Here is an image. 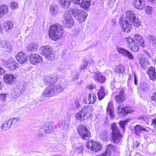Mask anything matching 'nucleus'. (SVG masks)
Returning a JSON list of instances; mask_svg holds the SVG:
<instances>
[{
	"label": "nucleus",
	"mask_w": 156,
	"mask_h": 156,
	"mask_svg": "<svg viewBox=\"0 0 156 156\" xmlns=\"http://www.w3.org/2000/svg\"><path fill=\"white\" fill-rule=\"evenodd\" d=\"M125 20L123 16L119 19V23L122 30L126 33L130 32L132 27L131 25L136 27L141 26V21L139 17L132 11H129L126 12Z\"/></svg>",
	"instance_id": "f257e3e1"
},
{
	"label": "nucleus",
	"mask_w": 156,
	"mask_h": 156,
	"mask_svg": "<svg viewBox=\"0 0 156 156\" xmlns=\"http://www.w3.org/2000/svg\"><path fill=\"white\" fill-rule=\"evenodd\" d=\"M58 77L57 75L46 76L45 77L44 82L46 84L51 85L45 89L42 94L41 101L44 100L46 97H51L55 93H58L63 91L65 89L63 87L59 85H53L57 82Z\"/></svg>",
	"instance_id": "f03ea898"
},
{
	"label": "nucleus",
	"mask_w": 156,
	"mask_h": 156,
	"mask_svg": "<svg viewBox=\"0 0 156 156\" xmlns=\"http://www.w3.org/2000/svg\"><path fill=\"white\" fill-rule=\"evenodd\" d=\"M63 30L59 24H54L51 26L49 31V35L53 41L59 39L62 37Z\"/></svg>",
	"instance_id": "7ed1b4c3"
},
{
	"label": "nucleus",
	"mask_w": 156,
	"mask_h": 156,
	"mask_svg": "<svg viewBox=\"0 0 156 156\" xmlns=\"http://www.w3.org/2000/svg\"><path fill=\"white\" fill-rule=\"evenodd\" d=\"M75 19L80 23L85 21L87 14L85 11L76 9H72L70 10Z\"/></svg>",
	"instance_id": "20e7f679"
},
{
	"label": "nucleus",
	"mask_w": 156,
	"mask_h": 156,
	"mask_svg": "<svg viewBox=\"0 0 156 156\" xmlns=\"http://www.w3.org/2000/svg\"><path fill=\"white\" fill-rule=\"evenodd\" d=\"M26 84L24 81H22L18 84L16 88L12 90L11 95L14 98H17L23 93L26 89Z\"/></svg>",
	"instance_id": "39448f33"
},
{
	"label": "nucleus",
	"mask_w": 156,
	"mask_h": 156,
	"mask_svg": "<svg viewBox=\"0 0 156 156\" xmlns=\"http://www.w3.org/2000/svg\"><path fill=\"white\" fill-rule=\"evenodd\" d=\"M55 128V126L52 124L48 126H41L39 129L38 133L36 135V136L38 137H42L46 134L54 131Z\"/></svg>",
	"instance_id": "423d86ee"
},
{
	"label": "nucleus",
	"mask_w": 156,
	"mask_h": 156,
	"mask_svg": "<svg viewBox=\"0 0 156 156\" xmlns=\"http://www.w3.org/2000/svg\"><path fill=\"white\" fill-rule=\"evenodd\" d=\"M111 129L113 141L115 143H118L122 138V135L115 123L112 124Z\"/></svg>",
	"instance_id": "0eeeda50"
},
{
	"label": "nucleus",
	"mask_w": 156,
	"mask_h": 156,
	"mask_svg": "<svg viewBox=\"0 0 156 156\" xmlns=\"http://www.w3.org/2000/svg\"><path fill=\"white\" fill-rule=\"evenodd\" d=\"M77 130L79 134L83 140H88L90 137V133L86 126H79L78 127Z\"/></svg>",
	"instance_id": "6e6552de"
},
{
	"label": "nucleus",
	"mask_w": 156,
	"mask_h": 156,
	"mask_svg": "<svg viewBox=\"0 0 156 156\" xmlns=\"http://www.w3.org/2000/svg\"><path fill=\"white\" fill-rule=\"evenodd\" d=\"M63 22L64 26L67 27L69 28L73 26L74 20L69 12H67L64 14Z\"/></svg>",
	"instance_id": "1a4fd4ad"
},
{
	"label": "nucleus",
	"mask_w": 156,
	"mask_h": 156,
	"mask_svg": "<svg viewBox=\"0 0 156 156\" xmlns=\"http://www.w3.org/2000/svg\"><path fill=\"white\" fill-rule=\"evenodd\" d=\"M87 146L91 151L95 152L101 150L102 148V145L99 143L92 140H89L88 142Z\"/></svg>",
	"instance_id": "9d476101"
},
{
	"label": "nucleus",
	"mask_w": 156,
	"mask_h": 156,
	"mask_svg": "<svg viewBox=\"0 0 156 156\" xmlns=\"http://www.w3.org/2000/svg\"><path fill=\"white\" fill-rule=\"evenodd\" d=\"M74 3L79 5L83 9L87 10L90 7V0H71Z\"/></svg>",
	"instance_id": "9b49d317"
},
{
	"label": "nucleus",
	"mask_w": 156,
	"mask_h": 156,
	"mask_svg": "<svg viewBox=\"0 0 156 156\" xmlns=\"http://www.w3.org/2000/svg\"><path fill=\"white\" fill-rule=\"evenodd\" d=\"M30 62L32 64L36 65L43 61L42 57L37 54L31 53L29 56Z\"/></svg>",
	"instance_id": "f8f14e48"
},
{
	"label": "nucleus",
	"mask_w": 156,
	"mask_h": 156,
	"mask_svg": "<svg viewBox=\"0 0 156 156\" xmlns=\"http://www.w3.org/2000/svg\"><path fill=\"white\" fill-rule=\"evenodd\" d=\"M118 111L119 115L120 116H124L133 111L130 107L127 106L123 108L120 105L118 106Z\"/></svg>",
	"instance_id": "ddd939ff"
},
{
	"label": "nucleus",
	"mask_w": 156,
	"mask_h": 156,
	"mask_svg": "<svg viewBox=\"0 0 156 156\" xmlns=\"http://www.w3.org/2000/svg\"><path fill=\"white\" fill-rule=\"evenodd\" d=\"M117 50L119 53L122 55L127 57L129 60H133L134 57L133 55L128 50L122 48H117Z\"/></svg>",
	"instance_id": "4468645a"
},
{
	"label": "nucleus",
	"mask_w": 156,
	"mask_h": 156,
	"mask_svg": "<svg viewBox=\"0 0 156 156\" xmlns=\"http://www.w3.org/2000/svg\"><path fill=\"white\" fill-rule=\"evenodd\" d=\"M3 79L5 82L7 83L12 84L16 81V77L13 74H8L4 75Z\"/></svg>",
	"instance_id": "2eb2a0df"
},
{
	"label": "nucleus",
	"mask_w": 156,
	"mask_h": 156,
	"mask_svg": "<svg viewBox=\"0 0 156 156\" xmlns=\"http://www.w3.org/2000/svg\"><path fill=\"white\" fill-rule=\"evenodd\" d=\"M133 5L136 9L141 10L145 7V0H134Z\"/></svg>",
	"instance_id": "dca6fc26"
},
{
	"label": "nucleus",
	"mask_w": 156,
	"mask_h": 156,
	"mask_svg": "<svg viewBox=\"0 0 156 156\" xmlns=\"http://www.w3.org/2000/svg\"><path fill=\"white\" fill-rule=\"evenodd\" d=\"M16 57L19 63L21 64L25 62L27 60V57L26 55L22 52L18 53Z\"/></svg>",
	"instance_id": "f3484780"
},
{
	"label": "nucleus",
	"mask_w": 156,
	"mask_h": 156,
	"mask_svg": "<svg viewBox=\"0 0 156 156\" xmlns=\"http://www.w3.org/2000/svg\"><path fill=\"white\" fill-rule=\"evenodd\" d=\"M126 98L125 91L123 90H121L119 92V94L115 97V99L117 102L120 103L124 101Z\"/></svg>",
	"instance_id": "a211bd4d"
},
{
	"label": "nucleus",
	"mask_w": 156,
	"mask_h": 156,
	"mask_svg": "<svg viewBox=\"0 0 156 156\" xmlns=\"http://www.w3.org/2000/svg\"><path fill=\"white\" fill-rule=\"evenodd\" d=\"M94 79L101 83H103L106 80L105 77L100 72L95 73L94 75L93 76Z\"/></svg>",
	"instance_id": "6ab92c4d"
},
{
	"label": "nucleus",
	"mask_w": 156,
	"mask_h": 156,
	"mask_svg": "<svg viewBox=\"0 0 156 156\" xmlns=\"http://www.w3.org/2000/svg\"><path fill=\"white\" fill-rule=\"evenodd\" d=\"M107 114L110 115L111 119L114 117L113 108V104L112 101H110L108 103L107 108Z\"/></svg>",
	"instance_id": "aec40b11"
},
{
	"label": "nucleus",
	"mask_w": 156,
	"mask_h": 156,
	"mask_svg": "<svg viewBox=\"0 0 156 156\" xmlns=\"http://www.w3.org/2000/svg\"><path fill=\"white\" fill-rule=\"evenodd\" d=\"M0 45L8 52L11 51V47L10 43L7 41L2 40L0 42Z\"/></svg>",
	"instance_id": "412c9836"
},
{
	"label": "nucleus",
	"mask_w": 156,
	"mask_h": 156,
	"mask_svg": "<svg viewBox=\"0 0 156 156\" xmlns=\"http://www.w3.org/2000/svg\"><path fill=\"white\" fill-rule=\"evenodd\" d=\"M92 108L90 106H85L82 108L81 111L85 116L90 117L91 115Z\"/></svg>",
	"instance_id": "4be33fe9"
},
{
	"label": "nucleus",
	"mask_w": 156,
	"mask_h": 156,
	"mask_svg": "<svg viewBox=\"0 0 156 156\" xmlns=\"http://www.w3.org/2000/svg\"><path fill=\"white\" fill-rule=\"evenodd\" d=\"M59 11L58 5L55 4H53L50 5L49 7V12L51 15L56 16Z\"/></svg>",
	"instance_id": "5701e85b"
},
{
	"label": "nucleus",
	"mask_w": 156,
	"mask_h": 156,
	"mask_svg": "<svg viewBox=\"0 0 156 156\" xmlns=\"http://www.w3.org/2000/svg\"><path fill=\"white\" fill-rule=\"evenodd\" d=\"M52 50V48L50 47L47 45L42 46L40 48L41 53L44 56L46 55V54H48Z\"/></svg>",
	"instance_id": "b1692460"
},
{
	"label": "nucleus",
	"mask_w": 156,
	"mask_h": 156,
	"mask_svg": "<svg viewBox=\"0 0 156 156\" xmlns=\"http://www.w3.org/2000/svg\"><path fill=\"white\" fill-rule=\"evenodd\" d=\"M134 38L138 42L139 45L140 46L143 48L145 47L144 42L141 36L138 34H136L134 36Z\"/></svg>",
	"instance_id": "393cba45"
},
{
	"label": "nucleus",
	"mask_w": 156,
	"mask_h": 156,
	"mask_svg": "<svg viewBox=\"0 0 156 156\" xmlns=\"http://www.w3.org/2000/svg\"><path fill=\"white\" fill-rule=\"evenodd\" d=\"M147 40L150 46L154 48H156V38L155 37L152 35H149L147 37Z\"/></svg>",
	"instance_id": "a878e982"
},
{
	"label": "nucleus",
	"mask_w": 156,
	"mask_h": 156,
	"mask_svg": "<svg viewBox=\"0 0 156 156\" xmlns=\"http://www.w3.org/2000/svg\"><path fill=\"white\" fill-rule=\"evenodd\" d=\"M115 148V147L111 144H109L107 146V149L100 156H109L111 154L112 151Z\"/></svg>",
	"instance_id": "bb28decb"
},
{
	"label": "nucleus",
	"mask_w": 156,
	"mask_h": 156,
	"mask_svg": "<svg viewBox=\"0 0 156 156\" xmlns=\"http://www.w3.org/2000/svg\"><path fill=\"white\" fill-rule=\"evenodd\" d=\"M8 11V7L6 5H2L0 6V18L6 14Z\"/></svg>",
	"instance_id": "cd10ccee"
},
{
	"label": "nucleus",
	"mask_w": 156,
	"mask_h": 156,
	"mask_svg": "<svg viewBox=\"0 0 156 156\" xmlns=\"http://www.w3.org/2000/svg\"><path fill=\"white\" fill-rule=\"evenodd\" d=\"M148 73L149 74L150 78L152 80H154L156 78V75L155 72V68L154 67H151L148 70Z\"/></svg>",
	"instance_id": "c85d7f7f"
},
{
	"label": "nucleus",
	"mask_w": 156,
	"mask_h": 156,
	"mask_svg": "<svg viewBox=\"0 0 156 156\" xmlns=\"http://www.w3.org/2000/svg\"><path fill=\"white\" fill-rule=\"evenodd\" d=\"M55 52L53 50H51L48 54H46L44 57L48 60L52 61L55 58Z\"/></svg>",
	"instance_id": "c756f323"
},
{
	"label": "nucleus",
	"mask_w": 156,
	"mask_h": 156,
	"mask_svg": "<svg viewBox=\"0 0 156 156\" xmlns=\"http://www.w3.org/2000/svg\"><path fill=\"white\" fill-rule=\"evenodd\" d=\"M11 126H12V122H11L10 119H9L2 124L1 129L3 130L8 129L11 128Z\"/></svg>",
	"instance_id": "7c9ffc66"
},
{
	"label": "nucleus",
	"mask_w": 156,
	"mask_h": 156,
	"mask_svg": "<svg viewBox=\"0 0 156 156\" xmlns=\"http://www.w3.org/2000/svg\"><path fill=\"white\" fill-rule=\"evenodd\" d=\"M139 63L141 65L143 69H145L150 64L149 62L147 59L143 57L140 58L139 61Z\"/></svg>",
	"instance_id": "2f4dec72"
},
{
	"label": "nucleus",
	"mask_w": 156,
	"mask_h": 156,
	"mask_svg": "<svg viewBox=\"0 0 156 156\" xmlns=\"http://www.w3.org/2000/svg\"><path fill=\"white\" fill-rule=\"evenodd\" d=\"M3 26L5 29V31L6 32L12 29L13 26V23L11 20H8L4 23Z\"/></svg>",
	"instance_id": "473e14b6"
},
{
	"label": "nucleus",
	"mask_w": 156,
	"mask_h": 156,
	"mask_svg": "<svg viewBox=\"0 0 156 156\" xmlns=\"http://www.w3.org/2000/svg\"><path fill=\"white\" fill-rule=\"evenodd\" d=\"M142 131L145 132L148 131L146 129L140 125H137L135 127V133L137 135H138L140 132Z\"/></svg>",
	"instance_id": "72a5a7b5"
},
{
	"label": "nucleus",
	"mask_w": 156,
	"mask_h": 156,
	"mask_svg": "<svg viewBox=\"0 0 156 156\" xmlns=\"http://www.w3.org/2000/svg\"><path fill=\"white\" fill-rule=\"evenodd\" d=\"M38 47V46L36 44L33 43H30L27 46V51L29 52L34 51L36 50Z\"/></svg>",
	"instance_id": "f704fd0d"
},
{
	"label": "nucleus",
	"mask_w": 156,
	"mask_h": 156,
	"mask_svg": "<svg viewBox=\"0 0 156 156\" xmlns=\"http://www.w3.org/2000/svg\"><path fill=\"white\" fill-rule=\"evenodd\" d=\"M98 99L100 101L102 100L105 97V94L103 86H101V89L98 90Z\"/></svg>",
	"instance_id": "c9c22d12"
},
{
	"label": "nucleus",
	"mask_w": 156,
	"mask_h": 156,
	"mask_svg": "<svg viewBox=\"0 0 156 156\" xmlns=\"http://www.w3.org/2000/svg\"><path fill=\"white\" fill-rule=\"evenodd\" d=\"M129 48L131 51L135 52L138 51L139 49V47L137 43L135 41L131 45V46L129 47Z\"/></svg>",
	"instance_id": "e433bc0d"
},
{
	"label": "nucleus",
	"mask_w": 156,
	"mask_h": 156,
	"mask_svg": "<svg viewBox=\"0 0 156 156\" xmlns=\"http://www.w3.org/2000/svg\"><path fill=\"white\" fill-rule=\"evenodd\" d=\"M16 61L14 58L11 57L8 60H5L3 61V64L7 68L9 66H10Z\"/></svg>",
	"instance_id": "4c0bfd02"
},
{
	"label": "nucleus",
	"mask_w": 156,
	"mask_h": 156,
	"mask_svg": "<svg viewBox=\"0 0 156 156\" xmlns=\"http://www.w3.org/2000/svg\"><path fill=\"white\" fill-rule=\"evenodd\" d=\"M130 119H127L124 120L120 121L119 122V124L120 127L122 128L124 132L125 129V126L126 125H127V123L130 121Z\"/></svg>",
	"instance_id": "58836bf2"
},
{
	"label": "nucleus",
	"mask_w": 156,
	"mask_h": 156,
	"mask_svg": "<svg viewBox=\"0 0 156 156\" xmlns=\"http://www.w3.org/2000/svg\"><path fill=\"white\" fill-rule=\"evenodd\" d=\"M75 116L76 119L80 121L84 120V117L85 116L81 111L76 114Z\"/></svg>",
	"instance_id": "ea45409f"
},
{
	"label": "nucleus",
	"mask_w": 156,
	"mask_h": 156,
	"mask_svg": "<svg viewBox=\"0 0 156 156\" xmlns=\"http://www.w3.org/2000/svg\"><path fill=\"white\" fill-rule=\"evenodd\" d=\"M19 64L16 62V61L12 63L10 66H9L8 68V70L11 71H14L16 70L19 68Z\"/></svg>",
	"instance_id": "a19ab883"
},
{
	"label": "nucleus",
	"mask_w": 156,
	"mask_h": 156,
	"mask_svg": "<svg viewBox=\"0 0 156 156\" xmlns=\"http://www.w3.org/2000/svg\"><path fill=\"white\" fill-rule=\"evenodd\" d=\"M115 69L116 72L119 74L123 73L125 71L124 67L122 65L117 66Z\"/></svg>",
	"instance_id": "79ce46f5"
},
{
	"label": "nucleus",
	"mask_w": 156,
	"mask_h": 156,
	"mask_svg": "<svg viewBox=\"0 0 156 156\" xmlns=\"http://www.w3.org/2000/svg\"><path fill=\"white\" fill-rule=\"evenodd\" d=\"M125 41L127 43L129 47L131 46V45L135 41V40L130 37H127L125 38Z\"/></svg>",
	"instance_id": "37998d69"
},
{
	"label": "nucleus",
	"mask_w": 156,
	"mask_h": 156,
	"mask_svg": "<svg viewBox=\"0 0 156 156\" xmlns=\"http://www.w3.org/2000/svg\"><path fill=\"white\" fill-rule=\"evenodd\" d=\"M140 87L142 90L145 91H148L149 89V85L145 82L141 83Z\"/></svg>",
	"instance_id": "c03bdc74"
},
{
	"label": "nucleus",
	"mask_w": 156,
	"mask_h": 156,
	"mask_svg": "<svg viewBox=\"0 0 156 156\" xmlns=\"http://www.w3.org/2000/svg\"><path fill=\"white\" fill-rule=\"evenodd\" d=\"M88 97L89 104H93L95 102L97 99L95 95H93L92 97L91 95L90 94H89Z\"/></svg>",
	"instance_id": "a18cd8bd"
},
{
	"label": "nucleus",
	"mask_w": 156,
	"mask_h": 156,
	"mask_svg": "<svg viewBox=\"0 0 156 156\" xmlns=\"http://www.w3.org/2000/svg\"><path fill=\"white\" fill-rule=\"evenodd\" d=\"M9 119L11 121V122H12V126L15 125L20 120V118L18 117L17 118H13Z\"/></svg>",
	"instance_id": "49530a36"
},
{
	"label": "nucleus",
	"mask_w": 156,
	"mask_h": 156,
	"mask_svg": "<svg viewBox=\"0 0 156 156\" xmlns=\"http://www.w3.org/2000/svg\"><path fill=\"white\" fill-rule=\"evenodd\" d=\"M108 132L107 131H105L101 134V136L102 139H105L108 137Z\"/></svg>",
	"instance_id": "de8ad7c7"
},
{
	"label": "nucleus",
	"mask_w": 156,
	"mask_h": 156,
	"mask_svg": "<svg viewBox=\"0 0 156 156\" xmlns=\"http://www.w3.org/2000/svg\"><path fill=\"white\" fill-rule=\"evenodd\" d=\"M70 124V122L69 120H64L62 121L61 125L64 127H68Z\"/></svg>",
	"instance_id": "09e8293b"
},
{
	"label": "nucleus",
	"mask_w": 156,
	"mask_h": 156,
	"mask_svg": "<svg viewBox=\"0 0 156 156\" xmlns=\"http://www.w3.org/2000/svg\"><path fill=\"white\" fill-rule=\"evenodd\" d=\"M152 7L150 6H147L145 8V12L146 13L151 14L152 12Z\"/></svg>",
	"instance_id": "8fccbe9b"
},
{
	"label": "nucleus",
	"mask_w": 156,
	"mask_h": 156,
	"mask_svg": "<svg viewBox=\"0 0 156 156\" xmlns=\"http://www.w3.org/2000/svg\"><path fill=\"white\" fill-rule=\"evenodd\" d=\"M7 97V94H0V100L3 102L5 101Z\"/></svg>",
	"instance_id": "3c124183"
},
{
	"label": "nucleus",
	"mask_w": 156,
	"mask_h": 156,
	"mask_svg": "<svg viewBox=\"0 0 156 156\" xmlns=\"http://www.w3.org/2000/svg\"><path fill=\"white\" fill-rule=\"evenodd\" d=\"M11 8L12 10H14L17 9L18 7V5L16 2H13L11 3Z\"/></svg>",
	"instance_id": "603ef678"
},
{
	"label": "nucleus",
	"mask_w": 156,
	"mask_h": 156,
	"mask_svg": "<svg viewBox=\"0 0 156 156\" xmlns=\"http://www.w3.org/2000/svg\"><path fill=\"white\" fill-rule=\"evenodd\" d=\"M83 148L82 146L81 145H80L76 148V152L78 154L81 153L82 152Z\"/></svg>",
	"instance_id": "864d4df0"
},
{
	"label": "nucleus",
	"mask_w": 156,
	"mask_h": 156,
	"mask_svg": "<svg viewBox=\"0 0 156 156\" xmlns=\"http://www.w3.org/2000/svg\"><path fill=\"white\" fill-rule=\"evenodd\" d=\"M87 63H86L84 64L81 65L80 66V69L81 70H83L87 68Z\"/></svg>",
	"instance_id": "5fc2aeb1"
},
{
	"label": "nucleus",
	"mask_w": 156,
	"mask_h": 156,
	"mask_svg": "<svg viewBox=\"0 0 156 156\" xmlns=\"http://www.w3.org/2000/svg\"><path fill=\"white\" fill-rule=\"evenodd\" d=\"M133 76H134V83L135 85H136L137 84L138 82L135 73H133Z\"/></svg>",
	"instance_id": "6e6d98bb"
},
{
	"label": "nucleus",
	"mask_w": 156,
	"mask_h": 156,
	"mask_svg": "<svg viewBox=\"0 0 156 156\" xmlns=\"http://www.w3.org/2000/svg\"><path fill=\"white\" fill-rule=\"evenodd\" d=\"M152 125L154 128L156 129V119L152 120Z\"/></svg>",
	"instance_id": "4d7b16f0"
},
{
	"label": "nucleus",
	"mask_w": 156,
	"mask_h": 156,
	"mask_svg": "<svg viewBox=\"0 0 156 156\" xmlns=\"http://www.w3.org/2000/svg\"><path fill=\"white\" fill-rule=\"evenodd\" d=\"M79 77V74L77 73H76L74 75V76L73 77V80L75 81L76 79H77Z\"/></svg>",
	"instance_id": "13d9d810"
},
{
	"label": "nucleus",
	"mask_w": 156,
	"mask_h": 156,
	"mask_svg": "<svg viewBox=\"0 0 156 156\" xmlns=\"http://www.w3.org/2000/svg\"><path fill=\"white\" fill-rule=\"evenodd\" d=\"M116 22L115 20V18H114L112 20V24L113 26H114L116 24Z\"/></svg>",
	"instance_id": "bf43d9fd"
},
{
	"label": "nucleus",
	"mask_w": 156,
	"mask_h": 156,
	"mask_svg": "<svg viewBox=\"0 0 156 156\" xmlns=\"http://www.w3.org/2000/svg\"><path fill=\"white\" fill-rule=\"evenodd\" d=\"M151 99L152 100L155 101H156V93L153 94L151 97Z\"/></svg>",
	"instance_id": "052dcab7"
},
{
	"label": "nucleus",
	"mask_w": 156,
	"mask_h": 156,
	"mask_svg": "<svg viewBox=\"0 0 156 156\" xmlns=\"http://www.w3.org/2000/svg\"><path fill=\"white\" fill-rule=\"evenodd\" d=\"M139 142L138 141H136L134 144V147L136 148H137L139 146Z\"/></svg>",
	"instance_id": "680f3d73"
},
{
	"label": "nucleus",
	"mask_w": 156,
	"mask_h": 156,
	"mask_svg": "<svg viewBox=\"0 0 156 156\" xmlns=\"http://www.w3.org/2000/svg\"><path fill=\"white\" fill-rule=\"evenodd\" d=\"M148 116L147 117H144L143 118L144 120L146 121L147 123H148V122H149V120L148 119Z\"/></svg>",
	"instance_id": "e2e57ef3"
},
{
	"label": "nucleus",
	"mask_w": 156,
	"mask_h": 156,
	"mask_svg": "<svg viewBox=\"0 0 156 156\" xmlns=\"http://www.w3.org/2000/svg\"><path fill=\"white\" fill-rule=\"evenodd\" d=\"M5 72V70L1 68H0V75L3 74Z\"/></svg>",
	"instance_id": "0e129e2a"
},
{
	"label": "nucleus",
	"mask_w": 156,
	"mask_h": 156,
	"mask_svg": "<svg viewBox=\"0 0 156 156\" xmlns=\"http://www.w3.org/2000/svg\"><path fill=\"white\" fill-rule=\"evenodd\" d=\"M95 86L93 85V84L90 85V86H89L88 87V88L90 89H93L94 88Z\"/></svg>",
	"instance_id": "69168bd1"
},
{
	"label": "nucleus",
	"mask_w": 156,
	"mask_h": 156,
	"mask_svg": "<svg viewBox=\"0 0 156 156\" xmlns=\"http://www.w3.org/2000/svg\"><path fill=\"white\" fill-rule=\"evenodd\" d=\"M150 2L152 3H156V0H147Z\"/></svg>",
	"instance_id": "338daca9"
},
{
	"label": "nucleus",
	"mask_w": 156,
	"mask_h": 156,
	"mask_svg": "<svg viewBox=\"0 0 156 156\" xmlns=\"http://www.w3.org/2000/svg\"><path fill=\"white\" fill-rule=\"evenodd\" d=\"M90 62H89L90 63L92 64L93 63V61L92 59L91 58L90 59Z\"/></svg>",
	"instance_id": "774afa93"
}]
</instances>
